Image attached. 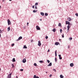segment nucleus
<instances>
[{"label":"nucleus","mask_w":78,"mask_h":78,"mask_svg":"<svg viewBox=\"0 0 78 78\" xmlns=\"http://www.w3.org/2000/svg\"><path fill=\"white\" fill-rule=\"evenodd\" d=\"M68 25L67 26V31H69V29H70V23H68Z\"/></svg>","instance_id":"nucleus-1"},{"label":"nucleus","mask_w":78,"mask_h":78,"mask_svg":"<svg viewBox=\"0 0 78 78\" xmlns=\"http://www.w3.org/2000/svg\"><path fill=\"white\" fill-rule=\"evenodd\" d=\"M36 28L37 30H41V28H40L38 26H36Z\"/></svg>","instance_id":"nucleus-2"},{"label":"nucleus","mask_w":78,"mask_h":78,"mask_svg":"<svg viewBox=\"0 0 78 78\" xmlns=\"http://www.w3.org/2000/svg\"><path fill=\"white\" fill-rule=\"evenodd\" d=\"M8 25H9L11 24V21H10L9 19L8 20Z\"/></svg>","instance_id":"nucleus-3"},{"label":"nucleus","mask_w":78,"mask_h":78,"mask_svg":"<svg viewBox=\"0 0 78 78\" xmlns=\"http://www.w3.org/2000/svg\"><path fill=\"white\" fill-rule=\"evenodd\" d=\"M22 39V37L21 36L18 39H17V41H20V39Z\"/></svg>","instance_id":"nucleus-4"},{"label":"nucleus","mask_w":78,"mask_h":78,"mask_svg":"<svg viewBox=\"0 0 78 78\" xmlns=\"http://www.w3.org/2000/svg\"><path fill=\"white\" fill-rule=\"evenodd\" d=\"M27 62V60L25 58H24L23 60V63H25Z\"/></svg>","instance_id":"nucleus-5"},{"label":"nucleus","mask_w":78,"mask_h":78,"mask_svg":"<svg viewBox=\"0 0 78 78\" xmlns=\"http://www.w3.org/2000/svg\"><path fill=\"white\" fill-rule=\"evenodd\" d=\"M38 45L39 46H41V41H38Z\"/></svg>","instance_id":"nucleus-6"},{"label":"nucleus","mask_w":78,"mask_h":78,"mask_svg":"<svg viewBox=\"0 0 78 78\" xmlns=\"http://www.w3.org/2000/svg\"><path fill=\"white\" fill-rule=\"evenodd\" d=\"M11 73H10L9 75L8 76V78H11Z\"/></svg>","instance_id":"nucleus-7"},{"label":"nucleus","mask_w":78,"mask_h":78,"mask_svg":"<svg viewBox=\"0 0 78 78\" xmlns=\"http://www.w3.org/2000/svg\"><path fill=\"white\" fill-rule=\"evenodd\" d=\"M70 67H72L73 66H74V64H73V63H71L70 64Z\"/></svg>","instance_id":"nucleus-8"},{"label":"nucleus","mask_w":78,"mask_h":78,"mask_svg":"<svg viewBox=\"0 0 78 78\" xmlns=\"http://www.w3.org/2000/svg\"><path fill=\"white\" fill-rule=\"evenodd\" d=\"M59 44V43H58V42H56L55 43V45H58Z\"/></svg>","instance_id":"nucleus-9"},{"label":"nucleus","mask_w":78,"mask_h":78,"mask_svg":"<svg viewBox=\"0 0 78 78\" xmlns=\"http://www.w3.org/2000/svg\"><path fill=\"white\" fill-rule=\"evenodd\" d=\"M34 78H39L38 76H37L36 75H35L34 76Z\"/></svg>","instance_id":"nucleus-10"},{"label":"nucleus","mask_w":78,"mask_h":78,"mask_svg":"<svg viewBox=\"0 0 78 78\" xmlns=\"http://www.w3.org/2000/svg\"><path fill=\"white\" fill-rule=\"evenodd\" d=\"M52 66V64L51 62H50L49 65L48 66Z\"/></svg>","instance_id":"nucleus-11"},{"label":"nucleus","mask_w":78,"mask_h":78,"mask_svg":"<svg viewBox=\"0 0 78 78\" xmlns=\"http://www.w3.org/2000/svg\"><path fill=\"white\" fill-rule=\"evenodd\" d=\"M12 62H16V60L15 59V58H13L12 60Z\"/></svg>","instance_id":"nucleus-12"},{"label":"nucleus","mask_w":78,"mask_h":78,"mask_svg":"<svg viewBox=\"0 0 78 78\" xmlns=\"http://www.w3.org/2000/svg\"><path fill=\"white\" fill-rule=\"evenodd\" d=\"M23 48H26V49L27 48V46H26V45H25L24 46Z\"/></svg>","instance_id":"nucleus-13"},{"label":"nucleus","mask_w":78,"mask_h":78,"mask_svg":"<svg viewBox=\"0 0 78 78\" xmlns=\"http://www.w3.org/2000/svg\"><path fill=\"white\" fill-rule=\"evenodd\" d=\"M56 52H57V51L56 50L55 52V56H57V53H56Z\"/></svg>","instance_id":"nucleus-14"},{"label":"nucleus","mask_w":78,"mask_h":78,"mask_svg":"<svg viewBox=\"0 0 78 78\" xmlns=\"http://www.w3.org/2000/svg\"><path fill=\"white\" fill-rule=\"evenodd\" d=\"M60 76L61 78H64V76L62 75H60Z\"/></svg>","instance_id":"nucleus-15"},{"label":"nucleus","mask_w":78,"mask_h":78,"mask_svg":"<svg viewBox=\"0 0 78 78\" xmlns=\"http://www.w3.org/2000/svg\"><path fill=\"white\" fill-rule=\"evenodd\" d=\"M41 15L42 16H44V13L43 12H41Z\"/></svg>","instance_id":"nucleus-16"},{"label":"nucleus","mask_w":78,"mask_h":78,"mask_svg":"<svg viewBox=\"0 0 78 78\" xmlns=\"http://www.w3.org/2000/svg\"><path fill=\"white\" fill-rule=\"evenodd\" d=\"M70 22H69V21H66V25H68L69 23Z\"/></svg>","instance_id":"nucleus-17"},{"label":"nucleus","mask_w":78,"mask_h":78,"mask_svg":"<svg viewBox=\"0 0 78 78\" xmlns=\"http://www.w3.org/2000/svg\"><path fill=\"white\" fill-rule=\"evenodd\" d=\"M68 21L69 22H70L71 21V19H70V18H68Z\"/></svg>","instance_id":"nucleus-18"},{"label":"nucleus","mask_w":78,"mask_h":78,"mask_svg":"<svg viewBox=\"0 0 78 78\" xmlns=\"http://www.w3.org/2000/svg\"><path fill=\"white\" fill-rule=\"evenodd\" d=\"M33 12H37V10H34L33 11Z\"/></svg>","instance_id":"nucleus-19"},{"label":"nucleus","mask_w":78,"mask_h":78,"mask_svg":"<svg viewBox=\"0 0 78 78\" xmlns=\"http://www.w3.org/2000/svg\"><path fill=\"white\" fill-rule=\"evenodd\" d=\"M53 32H55V31H56V29H55V28L53 29Z\"/></svg>","instance_id":"nucleus-20"},{"label":"nucleus","mask_w":78,"mask_h":78,"mask_svg":"<svg viewBox=\"0 0 78 78\" xmlns=\"http://www.w3.org/2000/svg\"><path fill=\"white\" fill-rule=\"evenodd\" d=\"M58 26V27H61V23H59Z\"/></svg>","instance_id":"nucleus-21"},{"label":"nucleus","mask_w":78,"mask_h":78,"mask_svg":"<svg viewBox=\"0 0 78 78\" xmlns=\"http://www.w3.org/2000/svg\"><path fill=\"white\" fill-rule=\"evenodd\" d=\"M39 62L40 63H43V62H43L42 61V60H41V61H39Z\"/></svg>","instance_id":"nucleus-22"},{"label":"nucleus","mask_w":78,"mask_h":78,"mask_svg":"<svg viewBox=\"0 0 78 78\" xmlns=\"http://www.w3.org/2000/svg\"><path fill=\"white\" fill-rule=\"evenodd\" d=\"M8 31H10V27H8Z\"/></svg>","instance_id":"nucleus-23"},{"label":"nucleus","mask_w":78,"mask_h":78,"mask_svg":"<svg viewBox=\"0 0 78 78\" xmlns=\"http://www.w3.org/2000/svg\"><path fill=\"white\" fill-rule=\"evenodd\" d=\"M34 65L35 66H37V64H36V63H35L34 64Z\"/></svg>","instance_id":"nucleus-24"},{"label":"nucleus","mask_w":78,"mask_h":78,"mask_svg":"<svg viewBox=\"0 0 78 78\" xmlns=\"http://www.w3.org/2000/svg\"><path fill=\"white\" fill-rule=\"evenodd\" d=\"M37 5H38V3L37 2H36L35 4V6H36Z\"/></svg>","instance_id":"nucleus-25"},{"label":"nucleus","mask_w":78,"mask_h":78,"mask_svg":"<svg viewBox=\"0 0 78 78\" xmlns=\"http://www.w3.org/2000/svg\"><path fill=\"white\" fill-rule=\"evenodd\" d=\"M45 16H48V14L47 13H45Z\"/></svg>","instance_id":"nucleus-26"},{"label":"nucleus","mask_w":78,"mask_h":78,"mask_svg":"<svg viewBox=\"0 0 78 78\" xmlns=\"http://www.w3.org/2000/svg\"><path fill=\"white\" fill-rule=\"evenodd\" d=\"M48 38V36H46L45 37V39H47Z\"/></svg>","instance_id":"nucleus-27"},{"label":"nucleus","mask_w":78,"mask_h":78,"mask_svg":"<svg viewBox=\"0 0 78 78\" xmlns=\"http://www.w3.org/2000/svg\"><path fill=\"white\" fill-rule=\"evenodd\" d=\"M62 29H60V32L61 33H62Z\"/></svg>","instance_id":"nucleus-28"},{"label":"nucleus","mask_w":78,"mask_h":78,"mask_svg":"<svg viewBox=\"0 0 78 78\" xmlns=\"http://www.w3.org/2000/svg\"><path fill=\"white\" fill-rule=\"evenodd\" d=\"M14 44L13 43L12 44V47H13V46H14Z\"/></svg>","instance_id":"nucleus-29"},{"label":"nucleus","mask_w":78,"mask_h":78,"mask_svg":"<svg viewBox=\"0 0 78 78\" xmlns=\"http://www.w3.org/2000/svg\"><path fill=\"white\" fill-rule=\"evenodd\" d=\"M55 62H56V61H57V58H55Z\"/></svg>","instance_id":"nucleus-30"},{"label":"nucleus","mask_w":78,"mask_h":78,"mask_svg":"<svg viewBox=\"0 0 78 78\" xmlns=\"http://www.w3.org/2000/svg\"><path fill=\"white\" fill-rule=\"evenodd\" d=\"M20 71H21V72H22L23 71V69H21L20 70Z\"/></svg>","instance_id":"nucleus-31"},{"label":"nucleus","mask_w":78,"mask_h":78,"mask_svg":"<svg viewBox=\"0 0 78 78\" xmlns=\"http://www.w3.org/2000/svg\"><path fill=\"white\" fill-rule=\"evenodd\" d=\"M69 40H72V37H70L69 38Z\"/></svg>","instance_id":"nucleus-32"},{"label":"nucleus","mask_w":78,"mask_h":78,"mask_svg":"<svg viewBox=\"0 0 78 78\" xmlns=\"http://www.w3.org/2000/svg\"><path fill=\"white\" fill-rule=\"evenodd\" d=\"M59 59H62V57H59Z\"/></svg>","instance_id":"nucleus-33"},{"label":"nucleus","mask_w":78,"mask_h":78,"mask_svg":"<svg viewBox=\"0 0 78 78\" xmlns=\"http://www.w3.org/2000/svg\"><path fill=\"white\" fill-rule=\"evenodd\" d=\"M75 15L76 16H78V13H76Z\"/></svg>","instance_id":"nucleus-34"},{"label":"nucleus","mask_w":78,"mask_h":78,"mask_svg":"<svg viewBox=\"0 0 78 78\" xmlns=\"http://www.w3.org/2000/svg\"><path fill=\"white\" fill-rule=\"evenodd\" d=\"M47 61L48 62V63H50V61H49V60H47Z\"/></svg>","instance_id":"nucleus-35"},{"label":"nucleus","mask_w":78,"mask_h":78,"mask_svg":"<svg viewBox=\"0 0 78 78\" xmlns=\"http://www.w3.org/2000/svg\"><path fill=\"white\" fill-rule=\"evenodd\" d=\"M12 67L13 68L14 67V64H12Z\"/></svg>","instance_id":"nucleus-36"},{"label":"nucleus","mask_w":78,"mask_h":78,"mask_svg":"<svg viewBox=\"0 0 78 78\" xmlns=\"http://www.w3.org/2000/svg\"><path fill=\"white\" fill-rule=\"evenodd\" d=\"M62 37L64 38V34H62Z\"/></svg>","instance_id":"nucleus-37"},{"label":"nucleus","mask_w":78,"mask_h":78,"mask_svg":"<svg viewBox=\"0 0 78 78\" xmlns=\"http://www.w3.org/2000/svg\"><path fill=\"white\" fill-rule=\"evenodd\" d=\"M58 56H59V58L60 57H61V55H58Z\"/></svg>","instance_id":"nucleus-38"},{"label":"nucleus","mask_w":78,"mask_h":78,"mask_svg":"<svg viewBox=\"0 0 78 78\" xmlns=\"http://www.w3.org/2000/svg\"><path fill=\"white\" fill-rule=\"evenodd\" d=\"M32 8H34V5H33L32 6Z\"/></svg>","instance_id":"nucleus-39"},{"label":"nucleus","mask_w":78,"mask_h":78,"mask_svg":"<svg viewBox=\"0 0 78 78\" xmlns=\"http://www.w3.org/2000/svg\"><path fill=\"white\" fill-rule=\"evenodd\" d=\"M68 48H70V46L69 45L68 46Z\"/></svg>","instance_id":"nucleus-40"},{"label":"nucleus","mask_w":78,"mask_h":78,"mask_svg":"<svg viewBox=\"0 0 78 78\" xmlns=\"http://www.w3.org/2000/svg\"><path fill=\"white\" fill-rule=\"evenodd\" d=\"M49 76L50 77H51V76H52V74H50V75Z\"/></svg>","instance_id":"nucleus-41"},{"label":"nucleus","mask_w":78,"mask_h":78,"mask_svg":"<svg viewBox=\"0 0 78 78\" xmlns=\"http://www.w3.org/2000/svg\"><path fill=\"white\" fill-rule=\"evenodd\" d=\"M53 71H55V72H56V69H53Z\"/></svg>","instance_id":"nucleus-42"},{"label":"nucleus","mask_w":78,"mask_h":78,"mask_svg":"<svg viewBox=\"0 0 78 78\" xmlns=\"http://www.w3.org/2000/svg\"><path fill=\"white\" fill-rule=\"evenodd\" d=\"M35 9H37V6L36 5H35Z\"/></svg>","instance_id":"nucleus-43"},{"label":"nucleus","mask_w":78,"mask_h":78,"mask_svg":"<svg viewBox=\"0 0 78 78\" xmlns=\"http://www.w3.org/2000/svg\"><path fill=\"white\" fill-rule=\"evenodd\" d=\"M48 52H50V50H49V49H48Z\"/></svg>","instance_id":"nucleus-44"},{"label":"nucleus","mask_w":78,"mask_h":78,"mask_svg":"<svg viewBox=\"0 0 78 78\" xmlns=\"http://www.w3.org/2000/svg\"><path fill=\"white\" fill-rule=\"evenodd\" d=\"M29 24V23H27V25H28Z\"/></svg>","instance_id":"nucleus-45"},{"label":"nucleus","mask_w":78,"mask_h":78,"mask_svg":"<svg viewBox=\"0 0 78 78\" xmlns=\"http://www.w3.org/2000/svg\"><path fill=\"white\" fill-rule=\"evenodd\" d=\"M0 37H1V34H0Z\"/></svg>","instance_id":"nucleus-46"},{"label":"nucleus","mask_w":78,"mask_h":78,"mask_svg":"<svg viewBox=\"0 0 78 78\" xmlns=\"http://www.w3.org/2000/svg\"><path fill=\"white\" fill-rule=\"evenodd\" d=\"M31 41V42H33V40H32Z\"/></svg>","instance_id":"nucleus-47"},{"label":"nucleus","mask_w":78,"mask_h":78,"mask_svg":"<svg viewBox=\"0 0 78 78\" xmlns=\"http://www.w3.org/2000/svg\"><path fill=\"white\" fill-rule=\"evenodd\" d=\"M9 1H12V0H9Z\"/></svg>","instance_id":"nucleus-48"},{"label":"nucleus","mask_w":78,"mask_h":78,"mask_svg":"<svg viewBox=\"0 0 78 78\" xmlns=\"http://www.w3.org/2000/svg\"><path fill=\"white\" fill-rule=\"evenodd\" d=\"M16 78H18V77H17V76H16Z\"/></svg>","instance_id":"nucleus-49"},{"label":"nucleus","mask_w":78,"mask_h":78,"mask_svg":"<svg viewBox=\"0 0 78 78\" xmlns=\"http://www.w3.org/2000/svg\"><path fill=\"white\" fill-rule=\"evenodd\" d=\"M1 8V6L0 5V9Z\"/></svg>","instance_id":"nucleus-50"},{"label":"nucleus","mask_w":78,"mask_h":78,"mask_svg":"<svg viewBox=\"0 0 78 78\" xmlns=\"http://www.w3.org/2000/svg\"><path fill=\"white\" fill-rule=\"evenodd\" d=\"M0 71H1V68H0Z\"/></svg>","instance_id":"nucleus-51"},{"label":"nucleus","mask_w":78,"mask_h":78,"mask_svg":"<svg viewBox=\"0 0 78 78\" xmlns=\"http://www.w3.org/2000/svg\"><path fill=\"white\" fill-rule=\"evenodd\" d=\"M59 41H61V39H59Z\"/></svg>","instance_id":"nucleus-52"},{"label":"nucleus","mask_w":78,"mask_h":78,"mask_svg":"<svg viewBox=\"0 0 78 78\" xmlns=\"http://www.w3.org/2000/svg\"><path fill=\"white\" fill-rule=\"evenodd\" d=\"M40 20H41V21H42V20L41 19Z\"/></svg>","instance_id":"nucleus-53"},{"label":"nucleus","mask_w":78,"mask_h":78,"mask_svg":"<svg viewBox=\"0 0 78 78\" xmlns=\"http://www.w3.org/2000/svg\"><path fill=\"white\" fill-rule=\"evenodd\" d=\"M46 73H47V72H46Z\"/></svg>","instance_id":"nucleus-54"},{"label":"nucleus","mask_w":78,"mask_h":78,"mask_svg":"<svg viewBox=\"0 0 78 78\" xmlns=\"http://www.w3.org/2000/svg\"><path fill=\"white\" fill-rule=\"evenodd\" d=\"M0 31H1V30L0 29Z\"/></svg>","instance_id":"nucleus-55"}]
</instances>
